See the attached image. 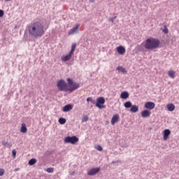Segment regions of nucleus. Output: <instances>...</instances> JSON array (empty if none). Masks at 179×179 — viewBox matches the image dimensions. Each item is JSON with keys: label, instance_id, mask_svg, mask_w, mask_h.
<instances>
[{"label": "nucleus", "instance_id": "30", "mask_svg": "<svg viewBox=\"0 0 179 179\" xmlns=\"http://www.w3.org/2000/svg\"><path fill=\"white\" fill-rule=\"evenodd\" d=\"M87 101H91V103H94V102L93 101V99H92V97H88V98L87 99Z\"/></svg>", "mask_w": 179, "mask_h": 179}, {"label": "nucleus", "instance_id": "22", "mask_svg": "<svg viewBox=\"0 0 179 179\" xmlns=\"http://www.w3.org/2000/svg\"><path fill=\"white\" fill-rule=\"evenodd\" d=\"M124 106L125 108H131L132 107V103L131 101H127L124 103Z\"/></svg>", "mask_w": 179, "mask_h": 179}, {"label": "nucleus", "instance_id": "13", "mask_svg": "<svg viewBox=\"0 0 179 179\" xmlns=\"http://www.w3.org/2000/svg\"><path fill=\"white\" fill-rule=\"evenodd\" d=\"M118 54H120V55H124V54H125V48H124V46H119L116 48Z\"/></svg>", "mask_w": 179, "mask_h": 179}, {"label": "nucleus", "instance_id": "33", "mask_svg": "<svg viewBox=\"0 0 179 179\" xmlns=\"http://www.w3.org/2000/svg\"><path fill=\"white\" fill-rule=\"evenodd\" d=\"M94 1H96V0H90V2H91L92 3H93V2H94Z\"/></svg>", "mask_w": 179, "mask_h": 179}, {"label": "nucleus", "instance_id": "5", "mask_svg": "<svg viewBox=\"0 0 179 179\" xmlns=\"http://www.w3.org/2000/svg\"><path fill=\"white\" fill-rule=\"evenodd\" d=\"M64 142L66 143H71L72 145H75V143H78L79 142V138L76 137V136H67L64 138Z\"/></svg>", "mask_w": 179, "mask_h": 179}, {"label": "nucleus", "instance_id": "16", "mask_svg": "<svg viewBox=\"0 0 179 179\" xmlns=\"http://www.w3.org/2000/svg\"><path fill=\"white\" fill-rule=\"evenodd\" d=\"M20 132H22V134H26V132H27V127H26V124H22Z\"/></svg>", "mask_w": 179, "mask_h": 179}, {"label": "nucleus", "instance_id": "14", "mask_svg": "<svg viewBox=\"0 0 179 179\" xmlns=\"http://www.w3.org/2000/svg\"><path fill=\"white\" fill-rule=\"evenodd\" d=\"M72 108H73V106H72L71 104H68V105H66L65 106H64L62 111L64 113H68V111H71V110H72Z\"/></svg>", "mask_w": 179, "mask_h": 179}, {"label": "nucleus", "instance_id": "19", "mask_svg": "<svg viewBox=\"0 0 179 179\" xmlns=\"http://www.w3.org/2000/svg\"><path fill=\"white\" fill-rule=\"evenodd\" d=\"M168 75L169 78H171L172 79H174V78H176V72H174V71L173 70L169 71Z\"/></svg>", "mask_w": 179, "mask_h": 179}, {"label": "nucleus", "instance_id": "32", "mask_svg": "<svg viewBox=\"0 0 179 179\" xmlns=\"http://www.w3.org/2000/svg\"><path fill=\"white\" fill-rule=\"evenodd\" d=\"M3 10H0V17H2V16H3Z\"/></svg>", "mask_w": 179, "mask_h": 179}, {"label": "nucleus", "instance_id": "26", "mask_svg": "<svg viewBox=\"0 0 179 179\" xmlns=\"http://www.w3.org/2000/svg\"><path fill=\"white\" fill-rule=\"evenodd\" d=\"M96 150H98L99 152H103V148L101 145H97L96 147Z\"/></svg>", "mask_w": 179, "mask_h": 179}, {"label": "nucleus", "instance_id": "17", "mask_svg": "<svg viewBox=\"0 0 179 179\" xmlns=\"http://www.w3.org/2000/svg\"><path fill=\"white\" fill-rule=\"evenodd\" d=\"M167 108L169 111H174V110H176V106L173 103H169L167 105Z\"/></svg>", "mask_w": 179, "mask_h": 179}, {"label": "nucleus", "instance_id": "31", "mask_svg": "<svg viewBox=\"0 0 179 179\" xmlns=\"http://www.w3.org/2000/svg\"><path fill=\"white\" fill-rule=\"evenodd\" d=\"M12 153H13V157H16V150H13L12 151Z\"/></svg>", "mask_w": 179, "mask_h": 179}, {"label": "nucleus", "instance_id": "18", "mask_svg": "<svg viewBox=\"0 0 179 179\" xmlns=\"http://www.w3.org/2000/svg\"><path fill=\"white\" fill-rule=\"evenodd\" d=\"M120 97L121 99H128V97H129V93L127 92H123L121 93L120 94Z\"/></svg>", "mask_w": 179, "mask_h": 179}, {"label": "nucleus", "instance_id": "6", "mask_svg": "<svg viewBox=\"0 0 179 179\" xmlns=\"http://www.w3.org/2000/svg\"><path fill=\"white\" fill-rule=\"evenodd\" d=\"M79 27H80V24H77L76 27H73L68 32L69 36H73L76 33H79Z\"/></svg>", "mask_w": 179, "mask_h": 179}, {"label": "nucleus", "instance_id": "34", "mask_svg": "<svg viewBox=\"0 0 179 179\" xmlns=\"http://www.w3.org/2000/svg\"><path fill=\"white\" fill-rule=\"evenodd\" d=\"M17 170H19V169H15V171H17Z\"/></svg>", "mask_w": 179, "mask_h": 179}, {"label": "nucleus", "instance_id": "29", "mask_svg": "<svg viewBox=\"0 0 179 179\" xmlns=\"http://www.w3.org/2000/svg\"><path fill=\"white\" fill-rule=\"evenodd\" d=\"M163 31H164V33L165 34H169V29L164 28V29H163Z\"/></svg>", "mask_w": 179, "mask_h": 179}, {"label": "nucleus", "instance_id": "1", "mask_svg": "<svg viewBox=\"0 0 179 179\" xmlns=\"http://www.w3.org/2000/svg\"><path fill=\"white\" fill-rule=\"evenodd\" d=\"M27 30L31 37L40 38L45 34L47 28L44 27V24L41 21L34 20L27 26Z\"/></svg>", "mask_w": 179, "mask_h": 179}, {"label": "nucleus", "instance_id": "12", "mask_svg": "<svg viewBox=\"0 0 179 179\" xmlns=\"http://www.w3.org/2000/svg\"><path fill=\"white\" fill-rule=\"evenodd\" d=\"M170 134H171V131H170L169 129H165L164 131V137H163L164 141H167V139H169V136H170Z\"/></svg>", "mask_w": 179, "mask_h": 179}, {"label": "nucleus", "instance_id": "24", "mask_svg": "<svg viewBox=\"0 0 179 179\" xmlns=\"http://www.w3.org/2000/svg\"><path fill=\"white\" fill-rule=\"evenodd\" d=\"M89 120V117H87V116H84L83 117V119H82V122H87V121Z\"/></svg>", "mask_w": 179, "mask_h": 179}, {"label": "nucleus", "instance_id": "4", "mask_svg": "<svg viewBox=\"0 0 179 179\" xmlns=\"http://www.w3.org/2000/svg\"><path fill=\"white\" fill-rule=\"evenodd\" d=\"M75 50H76V43H73L71 45V50L66 55H63L61 57V59L63 62H66L72 58V56L73 55V52H75Z\"/></svg>", "mask_w": 179, "mask_h": 179}, {"label": "nucleus", "instance_id": "3", "mask_svg": "<svg viewBox=\"0 0 179 179\" xmlns=\"http://www.w3.org/2000/svg\"><path fill=\"white\" fill-rule=\"evenodd\" d=\"M141 45H144L145 50H156L160 46V41L155 38H149L141 43Z\"/></svg>", "mask_w": 179, "mask_h": 179}, {"label": "nucleus", "instance_id": "8", "mask_svg": "<svg viewBox=\"0 0 179 179\" xmlns=\"http://www.w3.org/2000/svg\"><path fill=\"white\" fill-rule=\"evenodd\" d=\"M100 171V168H92L87 171L88 176H96Z\"/></svg>", "mask_w": 179, "mask_h": 179}, {"label": "nucleus", "instance_id": "21", "mask_svg": "<svg viewBox=\"0 0 179 179\" xmlns=\"http://www.w3.org/2000/svg\"><path fill=\"white\" fill-rule=\"evenodd\" d=\"M29 166H34V164H36V163H37V159L32 158L29 161Z\"/></svg>", "mask_w": 179, "mask_h": 179}, {"label": "nucleus", "instance_id": "25", "mask_svg": "<svg viewBox=\"0 0 179 179\" xmlns=\"http://www.w3.org/2000/svg\"><path fill=\"white\" fill-rule=\"evenodd\" d=\"M4 146H7V148H12V143H3Z\"/></svg>", "mask_w": 179, "mask_h": 179}, {"label": "nucleus", "instance_id": "36", "mask_svg": "<svg viewBox=\"0 0 179 179\" xmlns=\"http://www.w3.org/2000/svg\"><path fill=\"white\" fill-rule=\"evenodd\" d=\"M6 1H10V0H6Z\"/></svg>", "mask_w": 179, "mask_h": 179}, {"label": "nucleus", "instance_id": "11", "mask_svg": "<svg viewBox=\"0 0 179 179\" xmlns=\"http://www.w3.org/2000/svg\"><path fill=\"white\" fill-rule=\"evenodd\" d=\"M141 117L143 118H148L150 117V111L149 110H144L141 112Z\"/></svg>", "mask_w": 179, "mask_h": 179}, {"label": "nucleus", "instance_id": "9", "mask_svg": "<svg viewBox=\"0 0 179 179\" xmlns=\"http://www.w3.org/2000/svg\"><path fill=\"white\" fill-rule=\"evenodd\" d=\"M145 108H147V110H153L155 107V104L153 102H147L144 105Z\"/></svg>", "mask_w": 179, "mask_h": 179}, {"label": "nucleus", "instance_id": "15", "mask_svg": "<svg viewBox=\"0 0 179 179\" xmlns=\"http://www.w3.org/2000/svg\"><path fill=\"white\" fill-rule=\"evenodd\" d=\"M131 113H138L139 111V108L136 105L131 106L130 108Z\"/></svg>", "mask_w": 179, "mask_h": 179}, {"label": "nucleus", "instance_id": "10", "mask_svg": "<svg viewBox=\"0 0 179 179\" xmlns=\"http://www.w3.org/2000/svg\"><path fill=\"white\" fill-rule=\"evenodd\" d=\"M118 121H120V115H114L111 119V124L115 125V123L118 122Z\"/></svg>", "mask_w": 179, "mask_h": 179}, {"label": "nucleus", "instance_id": "20", "mask_svg": "<svg viewBox=\"0 0 179 179\" xmlns=\"http://www.w3.org/2000/svg\"><path fill=\"white\" fill-rule=\"evenodd\" d=\"M116 69L117 71H119V72H122V73H127V69L122 66H118Z\"/></svg>", "mask_w": 179, "mask_h": 179}, {"label": "nucleus", "instance_id": "7", "mask_svg": "<svg viewBox=\"0 0 179 179\" xmlns=\"http://www.w3.org/2000/svg\"><path fill=\"white\" fill-rule=\"evenodd\" d=\"M104 103H106V99H104V97H99L96 99V107H98V108H104V106H101V104H104Z\"/></svg>", "mask_w": 179, "mask_h": 179}, {"label": "nucleus", "instance_id": "28", "mask_svg": "<svg viewBox=\"0 0 179 179\" xmlns=\"http://www.w3.org/2000/svg\"><path fill=\"white\" fill-rule=\"evenodd\" d=\"M5 174V169H0V177H2Z\"/></svg>", "mask_w": 179, "mask_h": 179}, {"label": "nucleus", "instance_id": "35", "mask_svg": "<svg viewBox=\"0 0 179 179\" xmlns=\"http://www.w3.org/2000/svg\"><path fill=\"white\" fill-rule=\"evenodd\" d=\"M112 22H114V20H112Z\"/></svg>", "mask_w": 179, "mask_h": 179}, {"label": "nucleus", "instance_id": "23", "mask_svg": "<svg viewBox=\"0 0 179 179\" xmlns=\"http://www.w3.org/2000/svg\"><path fill=\"white\" fill-rule=\"evenodd\" d=\"M59 122L61 124V125H64V124H65L66 122V119H65L64 117H60L59 119Z\"/></svg>", "mask_w": 179, "mask_h": 179}, {"label": "nucleus", "instance_id": "27", "mask_svg": "<svg viewBox=\"0 0 179 179\" xmlns=\"http://www.w3.org/2000/svg\"><path fill=\"white\" fill-rule=\"evenodd\" d=\"M46 171L47 173H54V168H48Z\"/></svg>", "mask_w": 179, "mask_h": 179}, {"label": "nucleus", "instance_id": "2", "mask_svg": "<svg viewBox=\"0 0 179 179\" xmlns=\"http://www.w3.org/2000/svg\"><path fill=\"white\" fill-rule=\"evenodd\" d=\"M67 83L64 80H59L57 83V86L58 90L60 92H69L72 93V92H75V90H78L80 87V84L76 82H73V80L71 78L67 79Z\"/></svg>", "mask_w": 179, "mask_h": 179}]
</instances>
